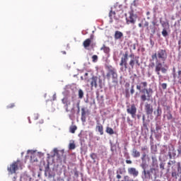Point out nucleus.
I'll use <instances>...</instances> for the list:
<instances>
[{
  "instance_id": "obj_21",
  "label": "nucleus",
  "mask_w": 181,
  "mask_h": 181,
  "mask_svg": "<svg viewBox=\"0 0 181 181\" xmlns=\"http://www.w3.org/2000/svg\"><path fill=\"white\" fill-rule=\"evenodd\" d=\"M132 155L133 158H139L141 156V153L136 150V148H133Z\"/></svg>"
},
{
  "instance_id": "obj_26",
  "label": "nucleus",
  "mask_w": 181,
  "mask_h": 181,
  "mask_svg": "<svg viewBox=\"0 0 181 181\" xmlns=\"http://www.w3.org/2000/svg\"><path fill=\"white\" fill-rule=\"evenodd\" d=\"M78 98H80V100H81L84 97V92L83 91V90H81V89L78 90Z\"/></svg>"
},
{
  "instance_id": "obj_41",
  "label": "nucleus",
  "mask_w": 181,
  "mask_h": 181,
  "mask_svg": "<svg viewBox=\"0 0 181 181\" xmlns=\"http://www.w3.org/2000/svg\"><path fill=\"white\" fill-rule=\"evenodd\" d=\"M15 107V103H11L10 105H7V108H13Z\"/></svg>"
},
{
  "instance_id": "obj_57",
  "label": "nucleus",
  "mask_w": 181,
  "mask_h": 181,
  "mask_svg": "<svg viewBox=\"0 0 181 181\" xmlns=\"http://www.w3.org/2000/svg\"><path fill=\"white\" fill-rule=\"evenodd\" d=\"M33 153H35V152L33 153V151H31V154H33Z\"/></svg>"
},
{
  "instance_id": "obj_19",
  "label": "nucleus",
  "mask_w": 181,
  "mask_h": 181,
  "mask_svg": "<svg viewBox=\"0 0 181 181\" xmlns=\"http://www.w3.org/2000/svg\"><path fill=\"white\" fill-rule=\"evenodd\" d=\"M96 129H98L100 135H104V127H103V124L98 123L96 126Z\"/></svg>"
},
{
  "instance_id": "obj_56",
  "label": "nucleus",
  "mask_w": 181,
  "mask_h": 181,
  "mask_svg": "<svg viewBox=\"0 0 181 181\" xmlns=\"http://www.w3.org/2000/svg\"><path fill=\"white\" fill-rule=\"evenodd\" d=\"M72 101H74V97H72Z\"/></svg>"
},
{
  "instance_id": "obj_54",
  "label": "nucleus",
  "mask_w": 181,
  "mask_h": 181,
  "mask_svg": "<svg viewBox=\"0 0 181 181\" xmlns=\"http://www.w3.org/2000/svg\"><path fill=\"white\" fill-rule=\"evenodd\" d=\"M178 151V153H181V151L180 150H177Z\"/></svg>"
},
{
  "instance_id": "obj_58",
  "label": "nucleus",
  "mask_w": 181,
  "mask_h": 181,
  "mask_svg": "<svg viewBox=\"0 0 181 181\" xmlns=\"http://www.w3.org/2000/svg\"><path fill=\"white\" fill-rule=\"evenodd\" d=\"M64 54H66V52H64Z\"/></svg>"
},
{
  "instance_id": "obj_45",
  "label": "nucleus",
  "mask_w": 181,
  "mask_h": 181,
  "mask_svg": "<svg viewBox=\"0 0 181 181\" xmlns=\"http://www.w3.org/2000/svg\"><path fill=\"white\" fill-rule=\"evenodd\" d=\"M127 121H128L129 125L132 126V122H131V119H129V117L127 118Z\"/></svg>"
},
{
  "instance_id": "obj_44",
  "label": "nucleus",
  "mask_w": 181,
  "mask_h": 181,
  "mask_svg": "<svg viewBox=\"0 0 181 181\" xmlns=\"http://www.w3.org/2000/svg\"><path fill=\"white\" fill-rule=\"evenodd\" d=\"M126 163H127L128 165H131V163H132V161L131 160H126Z\"/></svg>"
},
{
  "instance_id": "obj_28",
  "label": "nucleus",
  "mask_w": 181,
  "mask_h": 181,
  "mask_svg": "<svg viewBox=\"0 0 181 181\" xmlns=\"http://www.w3.org/2000/svg\"><path fill=\"white\" fill-rule=\"evenodd\" d=\"M146 158H148V153L143 152L142 156H141V161L142 162L146 161Z\"/></svg>"
},
{
  "instance_id": "obj_36",
  "label": "nucleus",
  "mask_w": 181,
  "mask_h": 181,
  "mask_svg": "<svg viewBox=\"0 0 181 181\" xmlns=\"http://www.w3.org/2000/svg\"><path fill=\"white\" fill-rule=\"evenodd\" d=\"M141 151L144 152V151H146V153H149V150L148 149V146H145L141 148Z\"/></svg>"
},
{
  "instance_id": "obj_51",
  "label": "nucleus",
  "mask_w": 181,
  "mask_h": 181,
  "mask_svg": "<svg viewBox=\"0 0 181 181\" xmlns=\"http://www.w3.org/2000/svg\"><path fill=\"white\" fill-rule=\"evenodd\" d=\"M142 119H143V122H145V115H143Z\"/></svg>"
},
{
  "instance_id": "obj_48",
  "label": "nucleus",
  "mask_w": 181,
  "mask_h": 181,
  "mask_svg": "<svg viewBox=\"0 0 181 181\" xmlns=\"http://www.w3.org/2000/svg\"><path fill=\"white\" fill-rule=\"evenodd\" d=\"M179 49H181V40L178 41Z\"/></svg>"
},
{
  "instance_id": "obj_22",
  "label": "nucleus",
  "mask_w": 181,
  "mask_h": 181,
  "mask_svg": "<svg viewBox=\"0 0 181 181\" xmlns=\"http://www.w3.org/2000/svg\"><path fill=\"white\" fill-rule=\"evenodd\" d=\"M30 162L32 163L37 162V155L35 153H33L30 156Z\"/></svg>"
},
{
  "instance_id": "obj_29",
  "label": "nucleus",
  "mask_w": 181,
  "mask_h": 181,
  "mask_svg": "<svg viewBox=\"0 0 181 181\" xmlns=\"http://www.w3.org/2000/svg\"><path fill=\"white\" fill-rule=\"evenodd\" d=\"M141 168H142L143 170H147L146 168H148V164H146V161H142Z\"/></svg>"
},
{
  "instance_id": "obj_43",
  "label": "nucleus",
  "mask_w": 181,
  "mask_h": 181,
  "mask_svg": "<svg viewBox=\"0 0 181 181\" xmlns=\"http://www.w3.org/2000/svg\"><path fill=\"white\" fill-rule=\"evenodd\" d=\"M76 107L78 108V111H80V100H78L76 103Z\"/></svg>"
},
{
  "instance_id": "obj_59",
  "label": "nucleus",
  "mask_w": 181,
  "mask_h": 181,
  "mask_svg": "<svg viewBox=\"0 0 181 181\" xmlns=\"http://www.w3.org/2000/svg\"><path fill=\"white\" fill-rule=\"evenodd\" d=\"M134 77H136V74H134Z\"/></svg>"
},
{
  "instance_id": "obj_23",
  "label": "nucleus",
  "mask_w": 181,
  "mask_h": 181,
  "mask_svg": "<svg viewBox=\"0 0 181 181\" xmlns=\"http://www.w3.org/2000/svg\"><path fill=\"white\" fill-rule=\"evenodd\" d=\"M156 25V23L155 21H152V25H150L149 30H151L152 33H155V25Z\"/></svg>"
},
{
  "instance_id": "obj_40",
  "label": "nucleus",
  "mask_w": 181,
  "mask_h": 181,
  "mask_svg": "<svg viewBox=\"0 0 181 181\" xmlns=\"http://www.w3.org/2000/svg\"><path fill=\"white\" fill-rule=\"evenodd\" d=\"M33 117L34 119H39V114H37V113L34 114Z\"/></svg>"
},
{
  "instance_id": "obj_50",
  "label": "nucleus",
  "mask_w": 181,
  "mask_h": 181,
  "mask_svg": "<svg viewBox=\"0 0 181 181\" xmlns=\"http://www.w3.org/2000/svg\"><path fill=\"white\" fill-rule=\"evenodd\" d=\"M160 169H163H163H165V167L163 165V164L160 165Z\"/></svg>"
},
{
  "instance_id": "obj_37",
  "label": "nucleus",
  "mask_w": 181,
  "mask_h": 181,
  "mask_svg": "<svg viewBox=\"0 0 181 181\" xmlns=\"http://www.w3.org/2000/svg\"><path fill=\"white\" fill-rule=\"evenodd\" d=\"M173 116L172 115V113L168 112V114L167 115V119H168V121H170V119H173Z\"/></svg>"
},
{
  "instance_id": "obj_52",
  "label": "nucleus",
  "mask_w": 181,
  "mask_h": 181,
  "mask_svg": "<svg viewBox=\"0 0 181 181\" xmlns=\"http://www.w3.org/2000/svg\"><path fill=\"white\" fill-rule=\"evenodd\" d=\"M139 28H142V23H139Z\"/></svg>"
},
{
  "instance_id": "obj_11",
  "label": "nucleus",
  "mask_w": 181,
  "mask_h": 181,
  "mask_svg": "<svg viewBox=\"0 0 181 181\" xmlns=\"http://www.w3.org/2000/svg\"><path fill=\"white\" fill-rule=\"evenodd\" d=\"M136 23V15L134 13H130L129 18L127 19V25H129V23H131L132 25H135Z\"/></svg>"
},
{
  "instance_id": "obj_24",
  "label": "nucleus",
  "mask_w": 181,
  "mask_h": 181,
  "mask_svg": "<svg viewBox=\"0 0 181 181\" xmlns=\"http://www.w3.org/2000/svg\"><path fill=\"white\" fill-rule=\"evenodd\" d=\"M100 50H103L104 53H106L107 54H108V53H110V47H106L105 45H103Z\"/></svg>"
},
{
  "instance_id": "obj_15",
  "label": "nucleus",
  "mask_w": 181,
  "mask_h": 181,
  "mask_svg": "<svg viewBox=\"0 0 181 181\" xmlns=\"http://www.w3.org/2000/svg\"><path fill=\"white\" fill-rule=\"evenodd\" d=\"M62 104H64L66 110H69V107L71 105V100L69 98H64L62 100Z\"/></svg>"
},
{
  "instance_id": "obj_49",
  "label": "nucleus",
  "mask_w": 181,
  "mask_h": 181,
  "mask_svg": "<svg viewBox=\"0 0 181 181\" xmlns=\"http://www.w3.org/2000/svg\"><path fill=\"white\" fill-rule=\"evenodd\" d=\"M122 176L121 175L117 174V179H121Z\"/></svg>"
},
{
  "instance_id": "obj_8",
  "label": "nucleus",
  "mask_w": 181,
  "mask_h": 181,
  "mask_svg": "<svg viewBox=\"0 0 181 181\" xmlns=\"http://www.w3.org/2000/svg\"><path fill=\"white\" fill-rule=\"evenodd\" d=\"M136 106L135 104H132L127 106V112L131 115L132 118H136Z\"/></svg>"
},
{
  "instance_id": "obj_18",
  "label": "nucleus",
  "mask_w": 181,
  "mask_h": 181,
  "mask_svg": "<svg viewBox=\"0 0 181 181\" xmlns=\"http://www.w3.org/2000/svg\"><path fill=\"white\" fill-rule=\"evenodd\" d=\"M87 114V112L86 111V108L82 107L81 108V119L82 122H86V115Z\"/></svg>"
},
{
  "instance_id": "obj_55",
  "label": "nucleus",
  "mask_w": 181,
  "mask_h": 181,
  "mask_svg": "<svg viewBox=\"0 0 181 181\" xmlns=\"http://www.w3.org/2000/svg\"><path fill=\"white\" fill-rule=\"evenodd\" d=\"M131 181H138V180H132Z\"/></svg>"
},
{
  "instance_id": "obj_7",
  "label": "nucleus",
  "mask_w": 181,
  "mask_h": 181,
  "mask_svg": "<svg viewBox=\"0 0 181 181\" xmlns=\"http://www.w3.org/2000/svg\"><path fill=\"white\" fill-rule=\"evenodd\" d=\"M156 172V169L151 168L149 170H143L144 180H151L153 179L152 175Z\"/></svg>"
},
{
  "instance_id": "obj_2",
  "label": "nucleus",
  "mask_w": 181,
  "mask_h": 181,
  "mask_svg": "<svg viewBox=\"0 0 181 181\" xmlns=\"http://www.w3.org/2000/svg\"><path fill=\"white\" fill-rule=\"evenodd\" d=\"M106 78L107 81H111L115 84L118 83V72L117 71V69L114 68L111 65L106 66Z\"/></svg>"
},
{
  "instance_id": "obj_9",
  "label": "nucleus",
  "mask_w": 181,
  "mask_h": 181,
  "mask_svg": "<svg viewBox=\"0 0 181 181\" xmlns=\"http://www.w3.org/2000/svg\"><path fill=\"white\" fill-rule=\"evenodd\" d=\"M119 66L122 67L124 66V70H127L128 69V52H126L123 57L121 58Z\"/></svg>"
},
{
  "instance_id": "obj_47",
  "label": "nucleus",
  "mask_w": 181,
  "mask_h": 181,
  "mask_svg": "<svg viewBox=\"0 0 181 181\" xmlns=\"http://www.w3.org/2000/svg\"><path fill=\"white\" fill-rule=\"evenodd\" d=\"M178 59L179 60H181V51H180L178 53Z\"/></svg>"
},
{
  "instance_id": "obj_42",
  "label": "nucleus",
  "mask_w": 181,
  "mask_h": 181,
  "mask_svg": "<svg viewBox=\"0 0 181 181\" xmlns=\"http://www.w3.org/2000/svg\"><path fill=\"white\" fill-rule=\"evenodd\" d=\"M130 93L132 95L134 94V93H135V90L134 89V86H132Z\"/></svg>"
},
{
  "instance_id": "obj_34",
  "label": "nucleus",
  "mask_w": 181,
  "mask_h": 181,
  "mask_svg": "<svg viewBox=\"0 0 181 181\" xmlns=\"http://www.w3.org/2000/svg\"><path fill=\"white\" fill-rule=\"evenodd\" d=\"M162 35L164 37H166V36H168V31L166 30V29H163L162 31Z\"/></svg>"
},
{
  "instance_id": "obj_10",
  "label": "nucleus",
  "mask_w": 181,
  "mask_h": 181,
  "mask_svg": "<svg viewBox=\"0 0 181 181\" xmlns=\"http://www.w3.org/2000/svg\"><path fill=\"white\" fill-rule=\"evenodd\" d=\"M144 110L146 111V115H152V113L153 112V106L146 103L144 106Z\"/></svg>"
},
{
  "instance_id": "obj_4",
  "label": "nucleus",
  "mask_w": 181,
  "mask_h": 181,
  "mask_svg": "<svg viewBox=\"0 0 181 181\" xmlns=\"http://www.w3.org/2000/svg\"><path fill=\"white\" fill-rule=\"evenodd\" d=\"M130 60L129 62V69L133 70L134 67H139L141 63L139 62V57L135 56L134 54L129 55Z\"/></svg>"
},
{
  "instance_id": "obj_35",
  "label": "nucleus",
  "mask_w": 181,
  "mask_h": 181,
  "mask_svg": "<svg viewBox=\"0 0 181 181\" xmlns=\"http://www.w3.org/2000/svg\"><path fill=\"white\" fill-rule=\"evenodd\" d=\"M97 60H98V56L93 55L92 57V62H93V63H95V62H97Z\"/></svg>"
},
{
  "instance_id": "obj_30",
  "label": "nucleus",
  "mask_w": 181,
  "mask_h": 181,
  "mask_svg": "<svg viewBox=\"0 0 181 181\" xmlns=\"http://www.w3.org/2000/svg\"><path fill=\"white\" fill-rule=\"evenodd\" d=\"M159 84H160V86H161V88H163V90H166V88H168V83H162L159 82Z\"/></svg>"
},
{
  "instance_id": "obj_6",
  "label": "nucleus",
  "mask_w": 181,
  "mask_h": 181,
  "mask_svg": "<svg viewBox=\"0 0 181 181\" xmlns=\"http://www.w3.org/2000/svg\"><path fill=\"white\" fill-rule=\"evenodd\" d=\"M19 165H21V160H17L16 161H14L7 168L8 172L11 173V175L16 173V170L19 169Z\"/></svg>"
},
{
  "instance_id": "obj_53",
  "label": "nucleus",
  "mask_w": 181,
  "mask_h": 181,
  "mask_svg": "<svg viewBox=\"0 0 181 181\" xmlns=\"http://www.w3.org/2000/svg\"><path fill=\"white\" fill-rule=\"evenodd\" d=\"M48 177H52V175L49 174Z\"/></svg>"
},
{
  "instance_id": "obj_16",
  "label": "nucleus",
  "mask_w": 181,
  "mask_h": 181,
  "mask_svg": "<svg viewBox=\"0 0 181 181\" xmlns=\"http://www.w3.org/2000/svg\"><path fill=\"white\" fill-rule=\"evenodd\" d=\"M92 40H93V35L90 36V38L85 40L83 42V47H85V49H87V47H90V45H91Z\"/></svg>"
},
{
  "instance_id": "obj_25",
  "label": "nucleus",
  "mask_w": 181,
  "mask_h": 181,
  "mask_svg": "<svg viewBox=\"0 0 181 181\" xmlns=\"http://www.w3.org/2000/svg\"><path fill=\"white\" fill-rule=\"evenodd\" d=\"M76 131H77V126L73 125L70 127L69 132L71 134H75Z\"/></svg>"
},
{
  "instance_id": "obj_20",
  "label": "nucleus",
  "mask_w": 181,
  "mask_h": 181,
  "mask_svg": "<svg viewBox=\"0 0 181 181\" xmlns=\"http://www.w3.org/2000/svg\"><path fill=\"white\" fill-rule=\"evenodd\" d=\"M154 115H156V118H159L160 115H162V108L158 106L156 111H154Z\"/></svg>"
},
{
  "instance_id": "obj_31",
  "label": "nucleus",
  "mask_w": 181,
  "mask_h": 181,
  "mask_svg": "<svg viewBox=\"0 0 181 181\" xmlns=\"http://www.w3.org/2000/svg\"><path fill=\"white\" fill-rule=\"evenodd\" d=\"M113 16H115V11H112V10H111L109 13V17L110 19H112Z\"/></svg>"
},
{
  "instance_id": "obj_17",
  "label": "nucleus",
  "mask_w": 181,
  "mask_h": 181,
  "mask_svg": "<svg viewBox=\"0 0 181 181\" xmlns=\"http://www.w3.org/2000/svg\"><path fill=\"white\" fill-rule=\"evenodd\" d=\"M124 36V34L121 31H115L114 38L115 40H118L119 39H122Z\"/></svg>"
},
{
  "instance_id": "obj_33",
  "label": "nucleus",
  "mask_w": 181,
  "mask_h": 181,
  "mask_svg": "<svg viewBox=\"0 0 181 181\" xmlns=\"http://www.w3.org/2000/svg\"><path fill=\"white\" fill-rule=\"evenodd\" d=\"M144 26L145 28H146V30H148V32H149V22L145 21Z\"/></svg>"
},
{
  "instance_id": "obj_39",
  "label": "nucleus",
  "mask_w": 181,
  "mask_h": 181,
  "mask_svg": "<svg viewBox=\"0 0 181 181\" xmlns=\"http://www.w3.org/2000/svg\"><path fill=\"white\" fill-rule=\"evenodd\" d=\"M172 177H175V179H177V173H176V171H174L172 173Z\"/></svg>"
},
{
  "instance_id": "obj_32",
  "label": "nucleus",
  "mask_w": 181,
  "mask_h": 181,
  "mask_svg": "<svg viewBox=\"0 0 181 181\" xmlns=\"http://www.w3.org/2000/svg\"><path fill=\"white\" fill-rule=\"evenodd\" d=\"M91 159H93V160H95V159H97V154L95 153H92L90 155Z\"/></svg>"
},
{
  "instance_id": "obj_3",
  "label": "nucleus",
  "mask_w": 181,
  "mask_h": 181,
  "mask_svg": "<svg viewBox=\"0 0 181 181\" xmlns=\"http://www.w3.org/2000/svg\"><path fill=\"white\" fill-rule=\"evenodd\" d=\"M141 95L140 96L141 101L145 103V101H151L152 100V95L153 94V90L152 88H144L141 90Z\"/></svg>"
},
{
  "instance_id": "obj_14",
  "label": "nucleus",
  "mask_w": 181,
  "mask_h": 181,
  "mask_svg": "<svg viewBox=\"0 0 181 181\" xmlns=\"http://www.w3.org/2000/svg\"><path fill=\"white\" fill-rule=\"evenodd\" d=\"M147 87H148V82L146 81L141 82L139 84L136 85V90L141 92L142 91V88L144 90V88H146Z\"/></svg>"
},
{
  "instance_id": "obj_46",
  "label": "nucleus",
  "mask_w": 181,
  "mask_h": 181,
  "mask_svg": "<svg viewBox=\"0 0 181 181\" xmlns=\"http://www.w3.org/2000/svg\"><path fill=\"white\" fill-rule=\"evenodd\" d=\"M177 77H181V70L177 71Z\"/></svg>"
},
{
  "instance_id": "obj_27",
  "label": "nucleus",
  "mask_w": 181,
  "mask_h": 181,
  "mask_svg": "<svg viewBox=\"0 0 181 181\" xmlns=\"http://www.w3.org/2000/svg\"><path fill=\"white\" fill-rule=\"evenodd\" d=\"M106 132L107 134H109L110 135H114V129L111 127H107L106 128Z\"/></svg>"
},
{
  "instance_id": "obj_5",
  "label": "nucleus",
  "mask_w": 181,
  "mask_h": 181,
  "mask_svg": "<svg viewBox=\"0 0 181 181\" xmlns=\"http://www.w3.org/2000/svg\"><path fill=\"white\" fill-rule=\"evenodd\" d=\"M54 156H57V160H59V162L66 163V155H64V150L54 148Z\"/></svg>"
},
{
  "instance_id": "obj_38",
  "label": "nucleus",
  "mask_w": 181,
  "mask_h": 181,
  "mask_svg": "<svg viewBox=\"0 0 181 181\" xmlns=\"http://www.w3.org/2000/svg\"><path fill=\"white\" fill-rule=\"evenodd\" d=\"M69 149H76V144L74 143L69 144Z\"/></svg>"
},
{
  "instance_id": "obj_13",
  "label": "nucleus",
  "mask_w": 181,
  "mask_h": 181,
  "mask_svg": "<svg viewBox=\"0 0 181 181\" xmlns=\"http://www.w3.org/2000/svg\"><path fill=\"white\" fill-rule=\"evenodd\" d=\"M88 81L90 83L91 88H93V87H95V88H97L98 87L97 81H98V77L93 76L92 78H90V80H89Z\"/></svg>"
},
{
  "instance_id": "obj_12",
  "label": "nucleus",
  "mask_w": 181,
  "mask_h": 181,
  "mask_svg": "<svg viewBox=\"0 0 181 181\" xmlns=\"http://www.w3.org/2000/svg\"><path fill=\"white\" fill-rule=\"evenodd\" d=\"M129 175H131L134 177H136L139 175V171L135 168H129L127 170Z\"/></svg>"
},
{
  "instance_id": "obj_1",
  "label": "nucleus",
  "mask_w": 181,
  "mask_h": 181,
  "mask_svg": "<svg viewBox=\"0 0 181 181\" xmlns=\"http://www.w3.org/2000/svg\"><path fill=\"white\" fill-rule=\"evenodd\" d=\"M151 59L152 60H156V63L151 62L150 64V67H151V69H153L154 67V71L158 74L159 81H163L162 80L160 71L163 74H166V73H168V66H163V64H165V62L168 59V52L165 49H160L157 52L151 55Z\"/></svg>"
}]
</instances>
